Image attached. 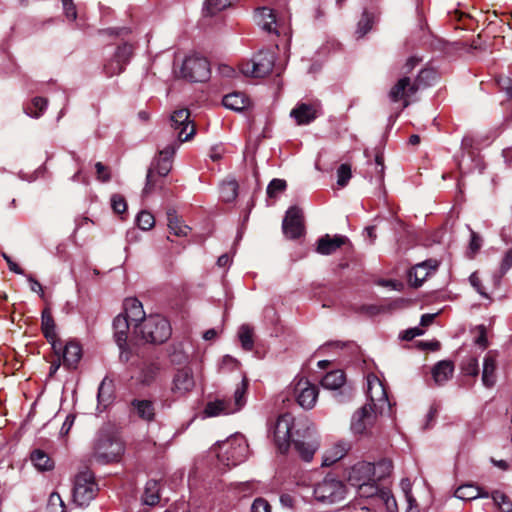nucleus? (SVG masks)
I'll list each match as a JSON object with an SVG mask.
<instances>
[{
  "label": "nucleus",
  "mask_w": 512,
  "mask_h": 512,
  "mask_svg": "<svg viewBox=\"0 0 512 512\" xmlns=\"http://www.w3.org/2000/svg\"><path fill=\"white\" fill-rule=\"evenodd\" d=\"M316 475V472H309L301 476L298 485L313 486L314 498L324 504H334L345 499L347 490L341 480L332 475H327L322 480H316Z\"/></svg>",
  "instance_id": "f257e3e1"
},
{
  "label": "nucleus",
  "mask_w": 512,
  "mask_h": 512,
  "mask_svg": "<svg viewBox=\"0 0 512 512\" xmlns=\"http://www.w3.org/2000/svg\"><path fill=\"white\" fill-rule=\"evenodd\" d=\"M435 79V73L429 69H423L419 72L416 79L409 77L399 79L390 89L388 96L392 102H402V109L408 107L413 97L422 86L430 84Z\"/></svg>",
  "instance_id": "f03ea898"
},
{
  "label": "nucleus",
  "mask_w": 512,
  "mask_h": 512,
  "mask_svg": "<svg viewBox=\"0 0 512 512\" xmlns=\"http://www.w3.org/2000/svg\"><path fill=\"white\" fill-rule=\"evenodd\" d=\"M178 147L179 144L177 142H173L159 151L158 158L152 163L151 167L147 171L146 183L142 191L143 196L149 195L154 189L157 182L156 176L165 177L171 171L172 158Z\"/></svg>",
  "instance_id": "7ed1b4c3"
},
{
  "label": "nucleus",
  "mask_w": 512,
  "mask_h": 512,
  "mask_svg": "<svg viewBox=\"0 0 512 512\" xmlns=\"http://www.w3.org/2000/svg\"><path fill=\"white\" fill-rule=\"evenodd\" d=\"M135 333L148 343L161 344L171 335L169 322L160 315H150L135 325Z\"/></svg>",
  "instance_id": "20e7f679"
},
{
  "label": "nucleus",
  "mask_w": 512,
  "mask_h": 512,
  "mask_svg": "<svg viewBox=\"0 0 512 512\" xmlns=\"http://www.w3.org/2000/svg\"><path fill=\"white\" fill-rule=\"evenodd\" d=\"M247 380L243 379L240 385L237 386L234 392V402L225 400H216L209 402L204 410L208 417H215L219 415H228L239 411L245 405V394L247 390Z\"/></svg>",
  "instance_id": "39448f33"
},
{
  "label": "nucleus",
  "mask_w": 512,
  "mask_h": 512,
  "mask_svg": "<svg viewBox=\"0 0 512 512\" xmlns=\"http://www.w3.org/2000/svg\"><path fill=\"white\" fill-rule=\"evenodd\" d=\"M96 492L97 485L90 471L86 470L76 475L72 489V498L77 506H87L94 499Z\"/></svg>",
  "instance_id": "423d86ee"
},
{
  "label": "nucleus",
  "mask_w": 512,
  "mask_h": 512,
  "mask_svg": "<svg viewBox=\"0 0 512 512\" xmlns=\"http://www.w3.org/2000/svg\"><path fill=\"white\" fill-rule=\"evenodd\" d=\"M219 447L224 451L225 455L221 456L218 454V458L226 460L227 465L235 466L248 457L249 446L243 435H234L221 443Z\"/></svg>",
  "instance_id": "0eeeda50"
},
{
  "label": "nucleus",
  "mask_w": 512,
  "mask_h": 512,
  "mask_svg": "<svg viewBox=\"0 0 512 512\" xmlns=\"http://www.w3.org/2000/svg\"><path fill=\"white\" fill-rule=\"evenodd\" d=\"M368 407L371 405L372 409L380 414L390 410V402L387 396L386 389L379 378L374 374L367 376V390Z\"/></svg>",
  "instance_id": "6e6552de"
},
{
  "label": "nucleus",
  "mask_w": 512,
  "mask_h": 512,
  "mask_svg": "<svg viewBox=\"0 0 512 512\" xmlns=\"http://www.w3.org/2000/svg\"><path fill=\"white\" fill-rule=\"evenodd\" d=\"M181 76L192 82H202L210 74L209 63L206 58L198 55L187 56L180 68Z\"/></svg>",
  "instance_id": "1a4fd4ad"
},
{
  "label": "nucleus",
  "mask_w": 512,
  "mask_h": 512,
  "mask_svg": "<svg viewBox=\"0 0 512 512\" xmlns=\"http://www.w3.org/2000/svg\"><path fill=\"white\" fill-rule=\"evenodd\" d=\"M275 63V55L271 51H259L251 61L241 65V72L252 77H264L268 75Z\"/></svg>",
  "instance_id": "9d476101"
},
{
  "label": "nucleus",
  "mask_w": 512,
  "mask_h": 512,
  "mask_svg": "<svg viewBox=\"0 0 512 512\" xmlns=\"http://www.w3.org/2000/svg\"><path fill=\"white\" fill-rule=\"evenodd\" d=\"M124 452L123 443L115 438L101 436L94 448V457L101 463L118 461Z\"/></svg>",
  "instance_id": "9b49d317"
},
{
  "label": "nucleus",
  "mask_w": 512,
  "mask_h": 512,
  "mask_svg": "<svg viewBox=\"0 0 512 512\" xmlns=\"http://www.w3.org/2000/svg\"><path fill=\"white\" fill-rule=\"evenodd\" d=\"M170 126L177 133L179 142L190 140L196 130L187 108L175 110L170 116Z\"/></svg>",
  "instance_id": "f8f14e48"
},
{
  "label": "nucleus",
  "mask_w": 512,
  "mask_h": 512,
  "mask_svg": "<svg viewBox=\"0 0 512 512\" xmlns=\"http://www.w3.org/2000/svg\"><path fill=\"white\" fill-rule=\"evenodd\" d=\"M294 395L302 408L311 409L317 401L318 388L307 379L300 378L294 384Z\"/></svg>",
  "instance_id": "ddd939ff"
},
{
  "label": "nucleus",
  "mask_w": 512,
  "mask_h": 512,
  "mask_svg": "<svg viewBox=\"0 0 512 512\" xmlns=\"http://www.w3.org/2000/svg\"><path fill=\"white\" fill-rule=\"evenodd\" d=\"M255 19L257 24L268 33L277 35L288 33L287 26L281 20L276 19L273 10L270 8H258L255 11Z\"/></svg>",
  "instance_id": "4468645a"
},
{
  "label": "nucleus",
  "mask_w": 512,
  "mask_h": 512,
  "mask_svg": "<svg viewBox=\"0 0 512 512\" xmlns=\"http://www.w3.org/2000/svg\"><path fill=\"white\" fill-rule=\"evenodd\" d=\"M293 424L294 417L290 413L280 415L275 423L274 440L281 452H285L289 446Z\"/></svg>",
  "instance_id": "2eb2a0df"
},
{
  "label": "nucleus",
  "mask_w": 512,
  "mask_h": 512,
  "mask_svg": "<svg viewBox=\"0 0 512 512\" xmlns=\"http://www.w3.org/2000/svg\"><path fill=\"white\" fill-rule=\"evenodd\" d=\"M195 387L193 371L190 367H183L176 371L172 379L171 391L177 396H184Z\"/></svg>",
  "instance_id": "dca6fc26"
},
{
  "label": "nucleus",
  "mask_w": 512,
  "mask_h": 512,
  "mask_svg": "<svg viewBox=\"0 0 512 512\" xmlns=\"http://www.w3.org/2000/svg\"><path fill=\"white\" fill-rule=\"evenodd\" d=\"M282 229L285 236L290 239H296L303 234L304 227L300 209L291 207L287 210Z\"/></svg>",
  "instance_id": "f3484780"
},
{
  "label": "nucleus",
  "mask_w": 512,
  "mask_h": 512,
  "mask_svg": "<svg viewBox=\"0 0 512 512\" xmlns=\"http://www.w3.org/2000/svg\"><path fill=\"white\" fill-rule=\"evenodd\" d=\"M373 469V463L358 462L348 471L347 479L349 483L354 487L363 486V484L374 482Z\"/></svg>",
  "instance_id": "a211bd4d"
},
{
  "label": "nucleus",
  "mask_w": 512,
  "mask_h": 512,
  "mask_svg": "<svg viewBox=\"0 0 512 512\" xmlns=\"http://www.w3.org/2000/svg\"><path fill=\"white\" fill-rule=\"evenodd\" d=\"M380 414L372 409L371 405H364L362 408L357 410L351 420V429L356 434L364 433L368 427H370L377 415Z\"/></svg>",
  "instance_id": "6ab92c4d"
},
{
  "label": "nucleus",
  "mask_w": 512,
  "mask_h": 512,
  "mask_svg": "<svg viewBox=\"0 0 512 512\" xmlns=\"http://www.w3.org/2000/svg\"><path fill=\"white\" fill-rule=\"evenodd\" d=\"M55 327L51 310L49 307H45L41 315V329L47 341L52 345L55 353L58 354L62 350V345L57 339Z\"/></svg>",
  "instance_id": "aec40b11"
},
{
  "label": "nucleus",
  "mask_w": 512,
  "mask_h": 512,
  "mask_svg": "<svg viewBox=\"0 0 512 512\" xmlns=\"http://www.w3.org/2000/svg\"><path fill=\"white\" fill-rule=\"evenodd\" d=\"M438 265L439 262L434 259L416 264L409 272L410 283L415 287L421 286L430 273L437 269Z\"/></svg>",
  "instance_id": "412c9836"
},
{
  "label": "nucleus",
  "mask_w": 512,
  "mask_h": 512,
  "mask_svg": "<svg viewBox=\"0 0 512 512\" xmlns=\"http://www.w3.org/2000/svg\"><path fill=\"white\" fill-rule=\"evenodd\" d=\"M319 108L318 104L300 103L291 110L290 116L298 125H307L317 118Z\"/></svg>",
  "instance_id": "4be33fe9"
},
{
  "label": "nucleus",
  "mask_w": 512,
  "mask_h": 512,
  "mask_svg": "<svg viewBox=\"0 0 512 512\" xmlns=\"http://www.w3.org/2000/svg\"><path fill=\"white\" fill-rule=\"evenodd\" d=\"M133 53V47L129 44H123L117 48V51L114 55L115 61L117 64V68H111L113 63H108L105 65V72L108 76H113L121 73L124 70V66L129 61L130 57Z\"/></svg>",
  "instance_id": "5701e85b"
},
{
  "label": "nucleus",
  "mask_w": 512,
  "mask_h": 512,
  "mask_svg": "<svg viewBox=\"0 0 512 512\" xmlns=\"http://www.w3.org/2000/svg\"><path fill=\"white\" fill-rule=\"evenodd\" d=\"M348 241L347 237L342 235L330 236L326 234L318 240L316 251L321 255H330L338 250Z\"/></svg>",
  "instance_id": "b1692460"
},
{
  "label": "nucleus",
  "mask_w": 512,
  "mask_h": 512,
  "mask_svg": "<svg viewBox=\"0 0 512 512\" xmlns=\"http://www.w3.org/2000/svg\"><path fill=\"white\" fill-rule=\"evenodd\" d=\"M124 310V314L122 315L127 317V320L131 323H134V326L140 324L147 318L141 302L136 298H127L124 302Z\"/></svg>",
  "instance_id": "393cba45"
},
{
  "label": "nucleus",
  "mask_w": 512,
  "mask_h": 512,
  "mask_svg": "<svg viewBox=\"0 0 512 512\" xmlns=\"http://www.w3.org/2000/svg\"><path fill=\"white\" fill-rule=\"evenodd\" d=\"M130 324L131 322L122 314L116 316L113 321L115 341L122 351H124L126 347Z\"/></svg>",
  "instance_id": "a878e982"
},
{
  "label": "nucleus",
  "mask_w": 512,
  "mask_h": 512,
  "mask_svg": "<svg viewBox=\"0 0 512 512\" xmlns=\"http://www.w3.org/2000/svg\"><path fill=\"white\" fill-rule=\"evenodd\" d=\"M223 105L233 111H243L250 106V99L242 92H233L223 97Z\"/></svg>",
  "instance_id": "bb28decb"
},
{
  "label": "nucleus",
  "mask_w": 512,
  "mask_h": 512,
  "mask_svg": "<svg viewBox=\"0 0 512 512\" xmlns=\"http://www.w3.org/2000/svg\"><path fill=\"white\" fill-rule=\"evenodd\" d=\"M82 357V349L79 343L70 341L63 349V364L68 368H76Z\"/></svg>",
  "instance_id": "cd10ccee"
},
{
  "label": "nucleus",
  "mask_w": 512,
  "mask_h": 512,
  "mask_svg": "<svg viewBox=\"0 0 512 512\" xmlns=\"http://www.w3.org/2000/svg\"><path fill=\"white\" fill-rule=\"evenodd\" d=\"M132 412L144 421H152L155 417L154 404L150 400L135 399L131 403Z\"/></svg>",
  "instance_id": "c85d7f7f"
},
{
  "label": "nucleus",
  "mask_w": 512,
  "mask_h": 512,
  "mask_svg": "<svg viewBox=\"0 0 512 512\" xmlns=\"http://www.w3.org/2000/svg\"><path fill=\"white\" fill-rule=\"evenodd\" d=\"M454 372V365L451 361L443 360L438 362L432 369V376L436 384L442 385L448 381Z\"/></svg>",
  "instance_id": "c756f323"
},
{
  "label": "nucleus",
  "mask_w": 512,
  "mask_h": 512,
  "mask_svg": "<svg viewBox=\"0 0 512 512\" xmlns=\"http://www.w3.org/2000/svg\"><path fill=\"white\" fill-rule=\"evenodd\" d=\"M496 359L492 352H488L483 362L482 382L486 387H492L496 382Z\"/></svg>",
  "instance_id": "7c9ffc66"
},
{
  "label": "nucleus",
  "mask_w": 512,
  "mask_h": 512,
  "mask_svg": "<svg viewBox=\"0 0 512 512\" xmlns=\"http://www.w3.org/2000/svg\"><path fill=\"white\" fill-rule=\"evenodd\" d=\"M490 495L488 492H483L479 487L466 484L458 487L455 491V497L461 500L469 501L476 498H488Z\"/></svg>",
  "instance_id": "2f4dec72"
},
{
  "label": "nucleus",
  "mask_w": 512,
  "mask_h": 512,
  "mask_svg": "<svg viewBox=\"0 0 512 512\" xmlns=\"http://www.w3.org/2000/svg\"><path fill=\"white\" fill-rule=\"evenodd\" d=\"M348 447L345 443H337L328 450L325 451L323 455L322 465L330 466L342 459L347 453Z\"/></svg>",
  "instance_id": "473e14b6"
},
{
  "label": "nucleus",
  "mask_w": 512,
  "mask_h": 512,
  "mask_svg": "<svg viewBox=\"0 0 512 512\" xmlns=\"http://www.w3.org/2000/svg\"><path fill=\"white\" fill-rule=\"evenodd\" d=\"M346 378L342 370H334L328 372L321 381V385L325 389L337 390L345 384Z\"/></svg>",
  "instance_id": "72a5a7b5"
},
{
  "label": "nucleus",
  "mask_w": 512,
  "mask_h": 512,
  "mask_svg": "<svg viewBox=\"0 0 512 512\" xmlns=\"http://www.w3.org/2000/svg\"><path fill=\"white\" fill-rule=\"evenodd\" d=\"M31 462L39 471H50L54 468V461L43 450L37 449L31 453Z\"/></svg>",
  "instance_id": "f704fd0d"
},
{
  "label": "nucleus",
  "mask_w": 512,
  "mask_h": 512,
  "mask_svg": "<svg viewBox=\"0 0 512 512\" xmlns=\"http://www.w3.org/2000/svg\"><path fill=\"white\" fill-rule=\"evenodd\" d=\"M167 220L169 230L178 237L187 236L190 228L183 224L181 220H179L176 212L174 210H169L167 212Z\"/></svg>",
  "instance_id": "c9c22d12"
},
{
  "label": "nucleus",
  "mask_w": 512,
  "mask_h": 512,
  "mask_svg": "<svg viewBox=\"0 0 512 512\" xmlns=\"http://www.w3.org/2000/svg\"><path fill=\"white\" fill-rule=\"evenodd\" d=\"M159 484L156 480H149L146 483L143 494V502L146 505L154 506L159 502Z\"/></svg>",
  "instance_id": "e433bc0d"
},
{
  "label": "nucleus",
  "mask_w": 512,
  "mask_h": 512,
  "mask_svg": "<svg viewBox=\"0 0 512 512\" xmlns=\"http://www.w3.org/2000/svg\"><path fill=\"white\" fill-rule=\"evenodd\" d=\"M376 505L385 507L387 512H397V503L391 492L387 489H382L376 495Z\"/></svg>",
  "instance_id": "4c0bfd02"
},
{
  "label": "nucleus",
  "mask_w": 512,
  "mask_h": 512,
  "mask_svg": "<svg viewBox=\"0 0 512 512\" xmlns=\"http://www.w3.org/2000/svg\"><path fill=\"white\" fill-rule=\"evenodd\" d=\"M373 478L374 482L389 476L393 469L392 461L389 459H382L377 463L373 464Z\"/></svg>",
  "instance_id": "58836bf2"
},
{
  "label": "nucleus",
  "mask_w": 512,
  "mask_h": 512,
  "mask_svg": "<svg viewBox=\"0 0 512 512\" xmlns=\"http://www.w3.org/2000/svg\"><path fill=\"white\" fill-rule=\"evenodd\" d=\"M238 184L235 180L223 182L220 187V196L224 202H231L237 197Z\"/></svg>",
  "instance_id": "ea45409f"
},
{
  "label": "nucleus",
  "mask_w": 512,
  "mask_h": 512,
  "mask_svg": "<svg viewBox=\"0 0 512 512\" xmlns=\"http://www.w3.org/2000/svg\"><path fill=\"white\" fill-rule=\"evenodd\" d=\"M47 103L48 102L45 98L35 97L32 100L31 105L25 108V113L30 117L38 118L46 109Z\"/></svg>",
  "instance_id": "a19ab883"
},
{
  "label": "nucleus",
  "mask_w": 512,
  "mask_h": 512,
  "mask_svg": "<svg viewBox=\"0 0 512 512\" xmlns=\"http://www.w3.org/2000/svg\"><path fill=\"white\" fill-rule=\"evenodd\" d=\"M374 16L367 11H364L361 19L357 24L356 35L358 38L364 37L372 28Z\"/></svg>",
  "instance_id": "79ce46f5"
},
{
  "label": "nucleus",
  "mask_w": 512,
  "mask_h": 512,
  "mask_svg": "<svg viewBox=\"0 0 512 512\" xmlns=\"http://www.w3.org/2000/svg\"><path fill=\"white\" fill-rule=\"evenodd\" d=\"M287 188V183L283 179L275 178L267 186V196L271 199H277Z\"/></svg>",
  "instance_id": "37998d69"
},
{
  "label": "nucleus",
  "mask_w": 512,
  "mask_h": 512,
  "mask_svg": "<svg viewBox=\"0 0 512 512\" xmlns=\"http://www.w3.org/2000/svg\"><path fill=\"white\" fill-rule=\"evenodd\" d=\"M239 340L243 349L250 351L253 349V329L249 325H242L239 329Z\"/></svg>",
  "instance_id": "c03bdc74"
},
{
  "label": "nucleus",
  "mask_w": 512,
  "mask_h": 512,
  "mask_svg": "<svg viewBox=\"0 0 512 512\" xmlns=\"http://www.w3.org/2000/svg\"><path fill=\"white\" fill-rule=\"evenodd\" d=\"M491 498L500 512H512V502L504 493L501 491H493Z\"/></svg>",
  "instance_id": "a18cd8bd"
},
{
  "label": "nucleus",
  "mask_w": 512,
  "mask_h": 512,
  "mask_svg": "<svg viewBox=\"0 0 512 512\" xmlns=\"http://www.w3.org/2000/svg\"><path fill=\"white\" fill-rule=\"evenodd\" d=\"M231 4V0H206L204 3V12L207 15H214Z\"/></svg>",
  "instance_id": "49530a36"
},
{
  "label": "nucleus",
  "mask_w": 512,
  "mask_h": 512,
  "mask_svg": "<svg viewBox=\"0 0 512 512\" xmlns=\"http://www.w3.org/2000/svg\"><path fill=\"white\" fill-rule=\"evenodd\" d=\"M294 448L304 461L309 462L312 460L315 453V447L313 445L303 441H294Z\"/></svg>",
  "instance_id": "de8ad7c7"
},
{
  "label": "nucleus",
  "mask_w": 512,
  "mask_h": 512,
  "mask_svg": "<svg viewBox=\"0 0 512 512\" xmlns=\"http://www.w3.org/2000/svg\"><path fill=\"white\" fill-rule=\"evenodd\" d=\"M46 512H67L64 501L58 493L53 492L50 494Z\"/></svg>",
  "instance_id": "09e8293b"
},
{
  "label": "nucleus",
  "mask_w": 512,
  "mask_h": 512,
  "mask_svg": "<svg viewBox=\"0 0 512 512\" xmlns=\"http://www.w3.org/2000/svg\"><path fill=\"white\" fill-rule=\"evenodd\" d=\"M136 222L141 230L147 231L154 227L155 218L150 212L143 210L138 213Z\"/></svg>",
  "instance_id": "8fccbe9b"
},
{
  "label": "nucleus",
  "mask_w": 512,
  "mask_h": 512,
  "mask_svg": "<svg viewBox=\"0 0 512 512\" xmlns=\"http://www.w3.org/2000/svg\"><path fill=\"white\" fill-rule=\"evenodd\" d=\"M401 489L405 494L408 504L407 512H417V504L415 498L411 494V482L409 479H403L400 483Z\"/></svg>",
  "instance_id": "3c124183"
},
{
  "label": "nucleus",
  "mask_w": 512,
  "mask_h": 512,
  "mask_svg": "<svg viewBox=\"0 0 512 512\" xmlns=\"http://www.w3.org/2000/svg\"><path fill=\"white\" fill-rule=\"evenodd\" d=\"M375 483L376 482H369L363 484V486H357L356 488H358L360 497L372 498L373 502L376 504V495H378L382 489H379Z\"/></svg>",
  "instance_id": "603ef678"
},
{
  "label": "nucleus",
  "mask_w": 512,
  "mask_h": 512,
  "mask_svg": "<svg viewBox=\"0 0 512 512\" xmlns=\"http://www.w3.org/2000/svg\"><path fill=\"white\" fill-rule=\"evenodd\" d=\"M462 372L467 376H477L479 373L478 360L475 357H467L461 364Z\"/></svg>",
  "instance_id": "864d4df0"
},
{
  "label": "nucleus",
  "mask_w": 512,
  "mask_h": 512,
  "mask_svg": "<svg viewBox=\"0 0 512 512\" xmlns=\"http://www.w3.org/2000/svg\"><path fill=\"white\" fill-rule=\"evenodd\" d=\"M337 176V184L344 187L351 178V167L348 164H341L337 170Z\"/></svg>",
  "instance_id": "5fc2aeb1"
},
{
  "label": "nucleus",
  "mask_w": 512,
  "mask_h": 512,
  "mask_svg": "<svg viewBox=\"0 0 512 512\" xmlns=\"http://www.w3.org/2000/svg\"><path fill=\"white\" fill-rule=\"evenodd\" d=\"M111 206L117 214H122L127 210L126 200L120 194H113L111 196Z\"/></svg>",
  "instance_id": "6e6d98bb"
},
{
  "label": "nucleus",
  "mask_w": 512,
  "mask_h": 512,
  "mask_svg": "<svg viewBox=\"0 0 512 512\" xmlns=\"http://www.w3.org/2000/svg\"><path fill=\"white\" fill-rule=\"evenodd\" d=\"M470 284L476 289V291L483 297L488 298L485 287L481 283L480 276L477 272H474L469 277Z\"/></svg>",
  "instance_id": "4d7b16f0"
},
{
  "label": "nucleus",
  "mask_w": 512,
  "mask_h": 512,
  "mask_svg": "<svg viewBox=\"0 0 512 512\" xmlns=\"http://www.w3.org/2000/svg\"><path fill=\"white\" fill-rule=\"evenodd\" d=\"M62 6L66 17L69 20H75L77 13L72 0H62Z\"/></svg>",
  "instance_id": "13d9d810"
},
{
  "label": "nucleus",
  "mask_w": 512,
  "mask_h": 512,
  "mask_svg": "<svg viewBox=\"0 0 512 512\" xmlns=\"http://www.w3.org/2000/svg\"><path fill=\"white\" fill-rule=\"evenodd\" d=\"M478 336L475 339V344L485 349L488 346V340L486 335V328L483 325L477 327Z\"/></svg>",
  "instance_id": "bf43d9fd"
},
{
  "label": "nucleus",
  "mask_w": 512,
  "mask_h": 512,
  "mask_svg": "<svg viewBox=\"0 0 512 512\" xmlns=\"http://www.w3.org/2000/svg\"><path fill=\"white\" fill-rule=\"evenodd\" d=\"M95 168L98 180L102 182H108L110 180V173L106 166H104L101 162H97L95 164Z\"/></svg>",
  "instance_id": "052dcab7"
},
{
  "label": "nucleus",
  "mask_w": 512,
  "mask_h": 512,
  "mask_svg": "<svg viewBox=\"0 0 512 512\" xmlns=\"http://www.w3.org/2000/svg\"><path fill=\"white\" fill-rule=\"evenodd\" d=\"M252 512H270V505L264 499H256L252 504Z\"/></svg>",
  "instance_id": "680f3d73"
},
{
  "label": "nucleus",
  "mask_w": 512,
  "mask_h": 512,
  "mask_svg": "<svg viewBox=\"0 0 512 512\" xmlns=\"http://www.w3.org/2000/svg\"><path fill=\"white\" fill-rule=\"evenodd\" d=\"M423 333H424V331L422 329H420L418 327H414V328H410V329H407L406 331H404L401 337L403 340L410 341L413 338H415L416 336L422 335Z\"/></svg>",
  "instance_id": "e2e57ef3"
},
{
  "label": "nucleus",
  "mask_w": 512,
  "mask_h": 512,
  "mask_svg": "<svg viewBox=\"0 0 512 512\" xmlns=\"http://www.w3.org/2000/svg\"><path fill=\"white\" fill-rule=\"evenodd\" d=\"M75 421V416L72 414L67 415L61 429H60V435L65 436L69 433L71 427L73 426Z\"/></svg>",
  "instance_id": "0e129e2a"
},
{
  "label": "nucleus",
  "mask_w": 512,
  "mask_h": 512,
  "mask_svg": "<svg viewBox=\"0 0 512 512\" xmlns=\"http://www.w3.org/2000/svg\"><path fill=\"white\" fill-rule=\"evenodd\" d=\"M158 371H159V368L157 366H155V365H152V366L148 367L146 369V371L144 372L143 381L145 383H150L154 379V377L156 376Z\"/></svg>",
  "instance_id": "69168bd1"
},
{
  "label": "nucleus",
  "mask_w": 512,
  "mask_h": 512,
  "mask_svg": "<svg viewBox=\"0 0 512 512\" xmlns=\"http://www.w3.org/2000/svg\"><path fill=\"white\" fill-rule=\"evenodd\" d=\"M481 238L475 232H471L470 249L473 253L477 252L481 247Z\"/></svg>",
  "instance_id": "338daca9"
},
{
  "label": "nucleus",
  "mask_w": 512,
  "mask_h": 512,
  "mask_svg": "<svg viewBox=\"0 0 512 512\" xmlns=\"http://www.w3.org/2000/svg\"><path fill=\"white\" fill-rule=\"evenodd\" d=\"M512 267V249L507 252L505 255L502 264H501V271L505 273L508 269Z\"/></svg>",
  "instance_id": "774afa93"
}]
</instances>
